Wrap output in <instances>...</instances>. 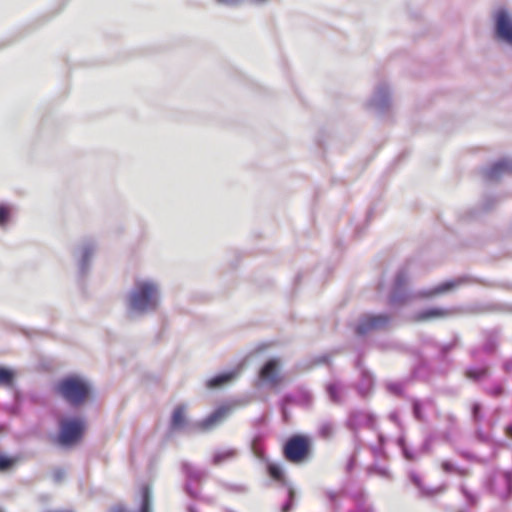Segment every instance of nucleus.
Segmentation results:
<instances>
[{
	"label": "nucleus",
	"instance_id": "1",
	"mask_svg": "<svg viewBox=\"0 0 512 512\" xmlns=\"http://www.w3.org/2000/svg\"><path fill=\"white\" fill-rule=\"evenodd\" d=\"M160 304V284L153 279H137L127 295V316L131 320L141 319L156 313Z\"/></svg>",
	"mask_w": 512,
	"mask_h": 512
},
{
	"label": "nucleus",
	"instance_id": "2",
	"mask_svg": "<svg viewBox=\"0 0 512 512\" xmlns=\"http://www.w3.org/2000/svg\"><path fill=\"white\" fill-rule=\"evenodd\" d=\"M54 393L69 407L79 409L93 398V385L83 375L77 373L61 377L53 386Z\"/></svg>",
	"mask_w": 512,
	"mask_h": 512
},
{
	"label": "nucleus",
	"instance_id": "3",
	"mask_svg": "<svg viewBox=\"0 0 512 512\" xmlns=\"http://www.w3.org/2000/svg\"><path fill=\"white\" fill-rule=\"evenodd\" d=\"M185 406L177 405L171 415L169 430L171 432H182L184 434H193L198 431L211 430L219 425L230 412L228 406H219L207 417L199 422H193L187 419L185 415Z\"/></svg>",
	"mask_w": 512,
	"mask_h": 512
},
{
	"label": "nucleus",
	"instance_id": "4",
	"mask_svg": "<svg viewBox=\"0 0 512 512\" xmlns=\"http://www.w3.org/2000/svg\"><path fill=\"white\" fill-rule=\"evenodd\" d=\"M87 428L84 417L68 416L59 420L55 443L63 449L77 446L83 439Z\"/></svg>",
	"mask_w": 512,
	"mask_h": 512
},
{
	"label": "nucleus",
	"instance_id": "5",
	"mask_svg": "<svg viewBox=\"0 0 512 512\" xmlns=\"http://www.w3.org/2000/svg\"><path fill=\"white\" fill-rule=\"evenodd\" d=\"M312 442L309 436L294 434L288 437L283 445V455L293 464H302L311 458Z\"/></svg>",
	"mask_w": 512,
	"mask_h": 512
},
{
	"label": "nucleus",
	"instance_id": "6",
	"mask_svg": "<svg viewBox=\"0 0 512 512\" xmlns=\"http://www.w3.org/2000/svg\"><path fill=\"white\" fill-rule=\"evenodd\" d=\"M391 322L392 316L388 313L362 314L354 326V333L359 337H363L372 331L386 329Z\"/></svg>",
	"mask_w": 512,
	"mask_h": 512
},
{
	"label": "nucleus",
	"instance_id": "7",
	"mask_svg": "<svg viewBox=\"0 0 512 512\" xmlns=\"http://www.w3.org/2000/svg\"><path fill=\"white\" fill-rule=\"evenodd\" d=\"M408 272L405 268L399 269L394 278L393 285L388 295V304L390 307H401L411 298L408 290Z\"/></svg>",
	"mask_w": 512,
	"mask_h": 512
},
{
	"label": "nucleus",
	"instance_id": "8",
	"mask_svg": "<svg viewBox=\"0 0 512 512\" xmlns=\"http://www.w3.org/2000/svg\"><path fill=\"white\" fill-rule=\"evenodd\" d=\"M495 40L512 47V16L506 8H499L493 15Z\"/></svg>",
	"mask_w": 512,
	"mask_h": 512
},
{
	"label": "nucleus",
	"instance_id": "9",
	"mask_svg": "<svg viewBox=\"0 0 512 512\" xmlns=\"http://www.w3.org/2000/svg\"><path fill=\"white\" fill-rule=\"evenodd\" d=\"M95 251L96 245L91 240H85L75 247L73 257L77 264L79 281H84L88 276Z\"/></svg>",
	"mask_w": 512,
	"mask_h": 512
},
{
	"label": "nucleus",
	"instance_id": "10",
	"mask_svg": "<svg viewBox=\"0 0 512 512\" xmlns=\"http://www.w3.org/2000/svg\"><path fill=\"white\" fill-rule=\"evenodd\" d=\"M512 314V304L506 302H475L462 307V315Z\"/></svg>",
	"mask_w": 512,
	"mask_h": 512
},
{
	"label": "nucleus",
	"instance_id": "11",
	"mask_svg": "<svg viewBox=\"0 0 512 512\" xmlns=\"http://www.w3.org/2000/svg\"><path fill=\"white\" fill-rule=\"evenodd\" d=\"M367 105L380 116L389 111L391 107V90L385 81H381L376 85Z\"/></svg>",
	"mask_w": 512,
	"mask_h": 512
},
{
	"label": "nucleus",
	"instance_id": "12",
	"mask_svg": "<svg viewBox=\"0 0 512 512\" xmlns=\"http://www.w3.org/2000/svg\"><path fill=\"white\" fill-rule=\"evenodd\" d=\"M181 469L186 477V483L184 485L185 492L191 498H199V489L194 488L193 483H200L201 481H203L207 477L208 472L205 469L194 467L191 463L187 461L182 462Z\"/></svg>",
	"mask_w": 512,
	"mask_h": 512
},
{
	"label": "nucleus",
	"instance_id": "13",
	"mask_svg": "<svg viewBox=\"0 0 512 512\" xmlns=\"http://www.w3.org/2000/svg\"><path fill=\"white\" fill-rule=\"evenodd\" d=\"M498 198L494 195L483 196L478 206L469 208L459 215L461 221L470 222L481 219L485 214L491 212L497 205Z\"/></svg>",
	"mask_w": 512,
	"mask_h": 512
},
{
	"label": "nucleus",
	"instance_id": "14",
	"mask_svg": "<svg viewBox=\"0 0 512 512\" xmlns=\"http://www.w3.org/2000/svg\"><path fill=\"white\" fill-rule=\"evenodd\" d=\"M472 281V278L469 276H460L455 279L446 280L432 288L423 289L418 292V296L422 298H433L446 293L451 292L455 288L459 287L462 284H466Z\"/></svg>",
	"mask_w": 512,
	"mask_h": 512
},
{
	"label": "nucleus",
	"instance_id": "15",
	"mask_svg": "<svg viewBox=\"0 0 512 512\" xmlns=\"http://www.w3.org/2000/svg\"><path fill=\"white\" fill-rule=\"evenodd\" d=\"M456 315H462V307H428L418 311L415 314V320L418 322H426L435 319H446Z\"/></svg>",
	"mask_w": 512,
	"mask_h": 512
},
{
	"label": "nucleus",
	"instance_id": "16",
	"mask_svg": "<svg viewBox=\"0 0 512 512\" xmlns=\"http://www.w3.org/2000/svg\"><path fill=\"white\" fill-rule=\"evenodd\" d=\"M376 422V416L373 413L366 412L364 410L354 409L348 414L346 420V427L354 432V437H358V430L360 427L366 425L370 428H374Z\"/></svg>",
	"mask_w": 512,
	"mask_h": 512
},
{
	"label": "nucleus",
	"instance_id": "17",
	"mask_svg": "<svg viewBox=\"0 0 512 512\" xmlns=\"http://www.w3.org/2000/svg\"><path fill=\"white\" fill-rule=\"evenodd\" d=\"M280 360L278 358L268 359L258 372L259 379L267 384L276 386L281 382Z\"/></svg>",
	"mask_w": 512,
	"mask_h": 512
},
{
	"label": "nucleus",
	"instance_id": "18",
	"mask_svg": "<svg viewBox=\"0 0 512 512\" xmlns=\"http://www.w3.org/2000/svg\"><path fill=\"white\" fill-rule=\"evenodd\" d=\"M512 174V159L502 158L483 169V176L488 181H498L504 175Z\"/></svg>",
	"mask_w": 512,
	"mask_h": 512
},
{
	"label": "nucleus",
	"instance_id": "19",
	"mask_svg": "<svg viewBox=\"0 0 512 512\" xmlns=\"http://www.w3.org/2000/svg\"><path fill=\"white\" fill-rule=\"evenodd\" d=\"M241 365L237 368L220 372L206 381V387L210 390H215L224 387L235 381L241 373Z\"/></svg>",
	"mask_w": 512,
	"mask_h": 512
},
{
	"label": "nucleus",
	"instance_id": "20",
	"mask_svg": "<svg viewBox=\"0 0 512 512\" xmlns=\"http://www.w3.org/2000/svg\"><path fill=\"white\" fill-rule=\"evenodd\" d=\"M408 477L411 483L418 489L420 497L431 498L445 490L444 486L436 488L426 487L420 475L415 470H410L408 472Z\"/></svg>",
	"mask_w": 512,
	"mask_h": 512
},
{
	"label": "nucleus",
	"instance_id": "21",
	"mask_svg": "<svg viewBox=\"0 0 512 512\" xmlns=\"http://www.w3.org/2000/svg\"><path fill=\"white\" fill-rule=\"evenodd\" d=\"M482 336L484 338L482 350L486 354H494L499 346V340L501 337V328L495 327L492 329H487L482 331Z\"/></svg>",
	"mask_w": 512,
	"mask_h": 512
},
{
	"label": "nucleus",
	"instance_id": "22",
	"mask_svg": "<svg viewBox=\"0 0 512 512\" xmlns=\"http://www.w3.org/2000/svg\"><path fill=\"white\" fill-rule=\"evenodd\" d=\"M284 401L286 404H297L303 407H310L313 401V396L308 389L299 387L294 394H284Z\"/></svg>",
	"mask_w": 512,
	"mask_h": 512
},
{
	"label": "nucleus",
	"instance_id": "23",
	"mask_svg": "<svg viewBox=\"0 0 512 512\" xmlns=\"http://www.w3.org/2000/svg\"><path fill=\"white\" fill-rule=\"evenodd\" d=\"M411 403L412 415L418 422H425L426 416L424 414V408L434 404L432 398L419 399L416 397L408 398Z\"/></svg>",
	"mask_w": 512,
	"mask_h": 512
},
{
	"label": "nucleus",
	"instance_id": "24",
	"mask_svg": "<svg viewBox=\"0 0 512 512\" xmlns=\"http://www.w3.org/2000/svg\"><path fill=\"white\" fill-rule=\"evenodd\" d=\"M374 387V377L368 369H361L360 381L357 384V392L361 397L368 396Z\"/></svg>",
	"mask_w": 512,
	"mask_h": 512
},
{
	"label": "nucleus",
	"instance_id": "25",
	"mask_svg": "<svg viewBox=\"0 0 512 512\" xmlns=\"http://www.w3.org/2000/svg\"><path fill=\"white\" fill-rule=\"evenodd\" d=\"M265 463L267 473L271 479L279 483L284 488L291 485L290 482L286 479L284 469L281 465L274 462H269L268 460Z\"/></svg>",
	"mask_w": 512,
	"mask_h": 512
},
{
	"label": "nucleus",
	"instance_id": "26",
	"mask_svg": "<svg viewBox=\"0 0 512 512\" xmlns=\"http://www.w3.org/2000/svg\"><path fill=\"white\" fill-rule=\"evenodd\" d=\"M432 376V370L427 361L420 355L418 364L411 371V378L422 381H429Z\"/></svg>",
	"mask_w": 512,
	"mask_h": 512
},
{
	"label": "nucleus",
	"instance_id": "27",
	"mask_svg": "<svg viewBox=\"0 0 512 512\" xmlns=\"http://www.w3.org/2000/svg\"><path fill=\"white\" fill-rule=\"evenodd\" d=\"M425 345L438 350V360L446 365H450L452 360L448 357V354L454 349L450 343L440 344L433 339L425 341Z\"/></svg>",
	"mask_w": 512,
	"mask_h": 512
},
{
	"label": "nucleus",
	"instance_id": "28",
	"mask_svg": "<svg viewBox=\"0 0 512 512\" xmlns=\"http://www.w3.org/2000/svg\"><path fill=\"white\" fill-rule=\"evenodd\" d=\"M113 512H125L121 507L115 508ZM138 512H152V491L149 486L141 489V503Z\"/></svg>",
	"mask_w": 512,
	"mask_h": 512
},
{
	"label": "nucleus",
	"instance_id": "29",
	"mask_svg": "<svg viewBox=\"0 0 512 512\" xmlns=\"http://www.w3.org/2000/svg\"><path fill=\"white\" fill-rule=\"evenodd\" d=\"M489 375L490 367L486 364L482 366H469L465 370V376L474 382L481 381Z\"/></svg>",
	"mask_w": 512,
	"mask_h": 512
},
{
	"label": "nucleus",
	"instance_id": "30",
	"mask_svg": "<svg viewBox=\"0 0 512 512\" xmlns=\"http://www.w3.org/2000/svg\"><path fill=\"white\" fill-rule=\"evenodd\" d=\"M250 448L251 452L258 460L267 462L268 459L265 454L264 439L262 435L257 434L253 437Z\"/></svg>",
	"mask_w": 512,
	"mask_h": 512
},
{
	"label": "nucleus",
	"instance_id": "31",
	"mask_svg": "<svg viewBox=\"0 0 512 512\" xmlns=\"http://www.w3.org/2000/svg\"><path fill=\"white\" fill-rule=\"evenodd\" d=\"M350 496L355 502V509L349 512H374L373 507L366 502L364 491L352 493Z\"/></svg>",
	"mask_w": 512,
	"mask_h": 512
},
{
	"label": "nucleus",
	"instance_id": "32",
	"mask_svg": "<svg viewBox=\"0 0 512 512\" xmlns=\"http://www.w3.org/2000/svg\"><path fill=\"white\" fill-rule=\"evenodd\" d=\"M326 393L331 402L334 404H340L342 401L341 393L343 390L342 383L340 381H333L326 384Z\"/></svg>",
	"mask_w": 512,
	"mask_h": 512
},
{
	"label": "nucleus",
	"instance_id": "33",
	"mask_svg": "<svg viewBox=\"0 0 512 512\" xmlns=\"http://www.w3.org/2000/svg\"><path fill=\"white\" fill-rule=\"evenodd\" d=\"M397 445L401 449L402 456L404 457L405 460L410 461V462H414V461H417L419 459L420 455L418 453V450L411 449L407 445L406 439H405L404 436H400L397 439Z\"/></svg>",
	"mask_w": 512,
	"mask_h": 512
},
{
	"label": "nucleus",
	"instance_id": "34",
	"mask_svg": "<svg viewBox=\"0 0 512 512\" xmlns=\"http://www.w3.org/2000/svg\"><path fill=\"white\" fill-rule=\"evenodd\" d=\"M237 455H238V452L234 448L216 451L212 458V464L213 465H221L222 463H224L226 461H230V460L236 458Z\"/></svg>",
	"mask_w": 512,
	"mask_h": 512
},
{
	"label": "nucleus",
	"instance_id": "35",
	"mask_svg": "<svg viewBox=\"0 0 512 512\" xmlns=\"http://www.w3.org/2000/svg\"><path fill=\"white\" fill-rule=\"evenodd\" d=\"M16 379L14 369L7 366H0V387H12Z\"/></svg>",
	"mask_w": 512,
	"mask_h": 512
},
{
	"label": "nucleus",
	"instance_id": "36",
	"mask_svg": "<svg viewBox=\"0 0 512 512\" xmlns=\"http://www.w3.org/2000/svg\"><path fill=\"white\" fill-rule=\"evenodd\" d=\"M408 380L403 381H387L385 383L386 390L397 397L404 396L405 388L407 386Z\"/></svg>",
	"mask_w": 512,
	"mask_h": 512
},
{
	"label": "nucleus",
	"instance_id": "37",
	"mask_svg": "<svg viewBox=\"0 0 512 512\" xmlns=\"http://www.w3.org/2000/svg\"><path fill=\"white\" fill-rule=\"evenodd\" d=\"M483 391L493 398H499L508 394L503 382H494L483 388Z\"/></svg>",
	"mask_w": 512,
	"mask_h": 512
},
{
	"label": "nucleus",
	"instance_id": "38",
	"mask_svg": "<svg viewBox=\"0 0 512 512\" xmlns=\"http://www.w3.org/2000/svg\"><path fill=\"white\" fill-rule=\"evenodd\" d=\"M20 460L19 456L0 453V472H8L15 468Z\"/></svg>",
	"mask_w": 512,
	"mask_h": 512
},
{
	"label": "nucleus",
	"instance_id": "39",
	"mask_svg": "<svg viewBox=\"0 0 512 512\" xmlns=\"http://www.w3.org/2000/svg\"><path fill=\"white\" fill-rule=\"evenodd\" d=\"M505 490L499 494V497L503 500H507L512 497V472L503 471L501 473Z\"/></svg>",
	"mask_w": 512,
	"mask_h": 512
},
{
	"label": "nucleus",
	"instance_id": "40",
	"mask_svg": "<svg viewBox=\"0 0 512 512\" xmlns=\"http://www.w3.org/2000/svg\"><path fill=\"white\" fill-rule=\"evenodd\" d=\"M287 490V499L281 507V512H290L295 504L296 492L292 485L285 487Z\"/></svg>",
	"mask_w": 512,
	"mask_h": 512
},
{
	"label": "nucleus",
	"instance_id": "41",
	"mask_svg": "<svg viewBox=\"0 0 512 512\" xmlns=\"http://www.w3.org/2000/svg\"><path fill=\"white\" fill-rule=\"evenodd\" d=\"M318 434L322 439L329 440L334 434V425L330 421L322 422L318 428Z\"/></svg>",
	"mask_w": 512,
	"mask_h": 512
},
{
	"label": "nucleus",
	"instance_id": "42",
	"mask_svg": "<svg viewBox=\"0 0 512 512\" xmlns=\"http://www.w3.org/2000/svg\"><path fill=\"white\" fill-rule=\"evenodd\" d=\"M434 441H435V435L432 433H428L425 436L423 443L421 444V446L418 449L419 455L421 456V455L430 454L432 451V445H433Z\"/></svg>",
	"mask_w": 512,
	"mask_h": 512
},
{
	"label": "nucleus",
	"instance_id": "43",
	"mask_svg": "<svg viewBox=\"0 0 512 512\" xmlns=\"http://www.w3.org/2000/svg\"><path fill=\"white\" fill-rule=\"evenodd\" d=\"M331 356L327 353L311 357L309 363L305 366L306 369H310L314 366L322 364H330Z\"/></svg>",
	"mask_w": 512,
	"mask_h": 512
},
{
	"label": "nucleus",
	"instance_id": "44",
	"mask_svg": "<svg viewBox=\"0 0 512 512\" xmlns=\"http://www.w3.org/2000/svg\"><path fill=\"white\" fill-rule=\"evenodd\" d=\"M475 435L479 442L490 445L494 449L493 455H495L496 443L492 439L491 435L488 433H485L480 427H478L476 429Z\"/></svg>",
	"mask_w": 512,
	"mask_h": 512
},
{
	"label": "nucleus",
	"instance_id": "45",
	"mask_svg": "<svg viewBox=\"0 0 512 512\" xmlns=\"http://www.w3.org/2000/svg\"><path fill=\"white\" fill-rule=\"evenodd\" d=\"M460 491L469 506H476L478 504V495L471 492L465 485L462 484L460 486Z\"/></svg>",
	"mask_w": 512,
	"mask_h": 512
},
{
	"label": "nucleus",
	"instance_id": "46",
	"mask_svg": "<svg viewBox=\"0 0 512 512\" xmlns=\"http://www.w3.org/2000/svg\"><path fill=\"white\" fill-rule=\"evenodd\" d=\"M11 217V207L8 204H0V226H5Z\"/></svg>",
	"mask_w": 512,
	"mask_h": 512
},
{
	"label": "nucleus",
	"instance_id": "47",
	"mask_svg": "<svg viewBox=\"0 0 512 512\" xmlns=\"http://www.w3.org/2000/svg\"><path fill=\"white\" fill-rule=\"evenodd\" d=\"M482 410H483L482 404L479 402H474L471 406L472 419L477 423L482 421L484 418Z\"/></svg>",
	"mask_w": 512,
	"mask_h": 512
},
{
	"label": "nucleus",
	"instance_id": "48",
	"mask_svg": "<svg viewBox=\"0 0 512 512\" xmlns=\"http://www.w3.org/2000/svg\"><path fill=\"white\" fill-rule=\"evenodd\" d=\"M441 467H442L443 471L446 472V473L457 472L460 475H465L466 474V470L465 469H461V468L456 467L449 460L443 461L442 464H441Z\"/></svg>",
	"mask_w": 512,
	"mask_h": 512
},
{
	"label": "nucleus",
	"instance_id": "49",
	"mask_svg": "<svg viewBox=\"0 0 512 512\" xmlns=\"http://www.w3.org/2000/svg\"><path fill=\"white\" fill-rule=\"evenodd\" d=\"M367 472H368V474L375 473V474H378V475H380L382 477H389L390 476V473H389L388 469L378 465L377 463L369 466L368 469H367Z\"/></svg>",
	"mask_w": 512,
	"mask_h": 512
},
{
	"label": "nucleus",
	"instance_id": "50",
	"mask_svg": "<svg viewBox=\"0 0 512 512\" xmlns=\"http://www.w3.org/2000/svg\"><path fill=\"white\" fill-rule=\"evenodd\" d=\"M291 404H286L285 401H284V396L282 397L281 401H280V412H281V416H282V419L285 423H287L290 419V413H289V410H288V407L290 406Z\"/></svg>",
	"mask_w": 512,
	"mask_h": 512
},
{
	"label": "nucleus",
	"instance_id": "51",
	"mask_svg": "<svg viewBox=\"0 0 512 512\" xmlns=\"http://www.w3.org/2000/svg\"><path fill=\"white\" fill-rule=\"evenodd\" d=\"M66 476V472L63 468L57 467L53 470L52 478L55 483H61Z\"/></svg>",
	"mask_w": 512,
	"mask_h": 512
},
{
	"label": "nucleus",
	"instance_id": "52",
	"mask_svg": "<svg viewBox=\"0 0 512 512\" xmlns=\"http://www.w3.org/2000/svg\"><path fill=\"white\" fill-rule=\"evenodd\" d=\"M215 3L227 7H238L244 3V0H214Z\"/></svg>",
	"mask_w": 512,
	"mask_h": 512
},
{
	"label": "nucleus",
	"instance_id": "53",
	"mask_svg": "<svg viewBox=\"0 0 512 512\" xmlns=\"http://www.w3.org/2000/svg\"><path fill=\"white\" fill-rule=\"evenodd\" d=\"M325 495H326L327 499L333 504V509L336 510L337 509L336 501L338 499L339 493L332 491V490H326Z\"/></svg>",
	"mask_w": 512,
	"mask_h": 512
},
{
	"label": "nucleus",
	"instance_id": "54",
	"mask_svg": "<svg viewBox=\"0 0 512 512\" xmlns=\"http://www.w3.org/2000/svg\"><path fill=\"white\" fill-rule=\"evenodd\" d=\"M358 451V448L356 447L355 449V454L351 455V457L349 458L347 464H346V471L347 472H351L355 465H356V452Z\"/></svg>",
	"mask_w": 512,
	"mask_h": 512
},
{
	"label": "nucleus",
	"instance_id": "55",
	"mask_svg": "<svg viewBox=\"0 0 512 512\" xmlns=\"http://www.w3.org/2000/svg\"><path fill=\"white\" fill-rule=\"evenodd\" d=\"M388 418L391 422L395 423L397 426L401 425V420H400L399 413L397 410L391 411L388 415Z\"/></svg>",
	"mask_w": 512,
	"mask_h": 512
},
{
	"label": "nucleus",
	"instance_id": "56",
	"mask_svg": "<svg viewBox=\"0 0 512 512\" xmlns=\"http://www.w3.org/2000/svg\"><path fill=\"white\" fill-rule=\"evenodd\" d=\"M502 369L504 370L505 373L512 375V357L506 359L502 363Z\"/></svg>",
	"mask_w": 512,
	"mask_h": 512
},
{
	"label": "nucleus",
	"instance_id": "57",
	"mask_svg": "<svg viewBox=\"0 0 512 512\" xmlns=\"http://www.w3.org/2000/svg\"><path fill=\"white\" fill-rule=\"evenodd\" d=\"M270 0H244V3L254 5V6H263L266 5Z\"/></svg>",
	"mask_w": 512,
	"mask_h": 512
},
{
	"label": "nucleus",
	"instance_id": "58",
	"mask_svg": "<svg viewBox=\"0 0 512 512\" xmlns=\"http://www.w3.org/2000/svg\"><path fill=\"white\" fill-rule=\"evenodd\" d=\"M451 344V346L455 349L456 347L459 346L460 344V337L459 335L455 334L453 336V339L449 342Z\"/></svg>",
	"mask_w": 512,
	"mask_h": 512
},
{
	"label": "nucleus",
	"instance_id": "59",
	"mask_svg": "<svg viewBox=\"0 0 512 512\" xmlns=\"http://www.w3.org/2000/svg\"><path fill=\"white\" fill-rule=\"evenodd\" d=\"M505 433L507 437L512 440V423H509L505 426Z\"/></svg>",
	"mask_w": 512,
	"mask_h": 512
},
{
	"label": "nucleus",
	"instance_id": "60",
	"mask_svg": "<svg viewBox=\"0 0 512 512\" xmlns=\"http://www.w3.org/2000/svg\"><path fill=\"white\" fill-rule=\"evenodd\" d=\"M355 366L357 369H359V371L361 372V369H366L364 366H363V361H362V358L361 357H358L355 361Z\"/></svg>",
	"mask_w": 512,
	"mask_h": 512
},
{
	"label": "nucleus",
	"instance_id": "61",
	"mask_svg": "<svg viewBox=\"0 0 512 512\" xmlns=\"http://www.w3.org/2000/svg\"><path fill=\"white\" fill-rule=\"evenodd\" d=\"M494 481H495V477L494 476H491L489 478V482H488V488L491 492H494Z\"/></svg>",
	"mask_w": 512,
	"mask_h": 512
},
{
	"label": "nucleus",
	"instance_id": "62",
	"mask_svg": "<svg viewBox=\"0 0 512 512\" xmlns=\"http://www.w3.org/2000/svg\"><path fill=\"white\" fill-rule=\"evenodd\" d=\"M480 352V349L477 348V347H474L470 350V355L473 357V358H477L478 354Z\"/></svg>",
	"mask_w": 512,
	"mask_h": 512
},
{
	"label": "nucleus",
	"instance_id": "63",
	"mask_svg": "<svg viewBox=\"0 0 512 512\" xmlns=\"http://www.w3.org/2000/svg\"><path fill=\"white\" fill-rule=\"evenodd\" d=\"M461 455L466 459H471L472 455L468 452H461Z\"/></svg>",
	"mask_w": 512,
	"mask_h": 512
},
{
	"label": "nucleus",
	"instance_id": "64",
	"mask_svg": "<svg viewBox=\"0 0 512 512\" xmlns=\"http://www.w3.org/2000/svg\"><path fill=\"white\" fill-rule=\"evenodd\" d=\"M501 287L508 289V290H512V284H503V285H501Z\"/></svg>",
	"mask_w": 512,
	"mask_h": 512
}]
</instances>
